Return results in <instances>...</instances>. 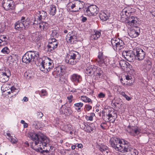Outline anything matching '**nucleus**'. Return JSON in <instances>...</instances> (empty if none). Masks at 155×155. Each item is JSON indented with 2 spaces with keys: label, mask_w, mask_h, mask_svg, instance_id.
I'll list each match as a JSON object with an SVG mask.
<instances>
[{
  "label": "nucleus",
  "mask_w": 155,
  "mask_h": 155,
  "mask_svg": "<svg viewBox=\"0 0 155 155\" xmlns=\"http://www.w3.org/2000/svg\"><path fill=\"white\" fill-rule=\"evenodd\" d=\"M28 136L35 142L32 148L37 151L42 150L43 148L46 147L50 142V139L42 134L30 132L28 133Z\"/></svg>",
  "instance_id": "f257e3e1"
},
{
  "label": "nucleus",
  "mask_w": 155,
  "mask_h": 155,
  "mask_svg": "<svg viewBox=\"0 0 155 155\" xmlns=\"http://www.w3.org/2000/svg\"><path fill=\"white\" fill-rule=\"evenodd\" d=\"M128 142L123 139L116 137H112L110 140V143L111 146L116 150L121 152L124 150L123 149L126 143Z\"/></svg>",
  "instance_id": "f03ea898"
},
{
  "label": "nucleus",
  "mask_w": 155,
  "mask_h": 155,
  "mask_svg": "<svg viewBox=\"0 0 155 155\" xmlns=\"http://www.w3.org/2000/svg\"><path fill=\"white\" fill-rule=\"evenodd\" d=\"M54 66L53 60L48 58L42 61L39 65L40 70L46 73L53 69Z\"/></svg>",
  "instance_id": "7ed1b4c3"
},
{
  "label": "nucleus",
  "mask_w": 155,
  "mask_h": 155,
  "mask_svg": "<svg viewBox=\"0 0 155 155\" xmlns=\"http://www.w3.org/2000/svg\"><path fill=\"white\" fill-rule=\"evenodd\" d=\"M39 57L38 52L36 51H30L27 52L23 56L22 61L26 63H29L35 59H37Z\"/></svg>",
  "instance_id": "20e7f679"
},
{
  "label": "nucleus",
  "mask_w": 155,
  "mask_h": 155,
  "mask_svg": "<svg viewBox=\"0 0 155 155\" xmlns=\"http://www.w3.org/2000/svg\"><path fill=\"white\" fill-rule=\"evenodd\" d=\"M85 5L84 3L79 0H76L69 4L68 7L73 12H77L83 9Z\"/></svg>",
  "instance_id": "39448f33"
},
{
  "label": "nucleus",
  "mask_w": 155,
  "mask_h": 155,
  "mask_svg": "<svg viewBox=\"0 0 155 155\" xmlns=\"http://www.w3.org/2000/svg\"><path fill=\"white\" fill-rule=\"evenodd\" d=\"M127 131L131 136H136L140 135L142 130L137 126H128L126 129Z\"/></svg>",
  "instance_id": "423d86ee"
},
{
  "label": "nucleus",
  "mask_w": 155,
  "mask_h": 155,
  "mask_svg": "<svg viewBox=\"0 0 155 155\" xmlns=\"http://www.w3.org/2000/svg\"><path fill=\"white\" fill-rule=\"evenodd\" d=\"M107 57L104 55L102 52H99L97 61L98 64L99 66L103 67H105L107 65Z\"/></svg>",
  "instance_id": "0eeeda50"
},
{
  "label": "nucleus",
  "mask_w": 155,
  "mask_h": 155,
  "mask_svg": "<svg viewBox=\"0 0 155 155\" xmlns=\"http://www.w3.org/2000/svg\"><path fill=\"white\" fill-rule=\"evenodd\" d=\"M137 17L134 16L127 17L124 22L129 27H137L138 24Z\"/></svg>",
  "instance_id": "6e6552de"
},
{
  "label": "nucleus",
  "mask_w": 155,
  "mask_h": 155,
  "mask_svg": "<svg viewBox=\"0 0 155 155\" xmlns=\"http://www.w3.org/2000/svg\"><path fill=\"white\" fill-rule=\"evenodd\" d=\"M98 9L96 5H91L87 8L85 14L90 16H95L98 12Z\"/></svg>",
  "instance_id": "1a4fd4ad"
},
{
  "label": "nucleus",
  "mask_w": 155,
  "mask_h": 155,
  "mask_svg": "<svg viewBox=\"0 0 155 155\" xmlns=\"http://www.w3.org/2000/svg\"><path fill=\"white\" fill-rule=\"evenodd\" d=\"M66 68L64 65L59 66L54 69V71L52 73L54 77L56 78L62 76L65 71Z\"/></svg>",
  "instance_id": "9d476101"
},
{
  "label": "nucleus",
  "mask_w": 155,
  "mask_h": 155,
  "mask_svg": "<svg viewBox=\"0 0 155 155\" xmlns=\"http://www.w3.org/2000/svg\"><path fill=\"white\" fill-rule=\"evenodd\" d=\"M11 75L10 71L8 69L0 71V81L4 83L8 81Z\"/></svg>",
  "instance_id": "9b49d317"
},
{
  "label": "nucleus",
  "mask_w": 155,
  "mask_h": 155,
  "mask_svg": "<svg viewBox=\"0 0 155 155\" xmlns=\"http://www.w3.org/2000/svg\"><path fill=\"white\" fill-rule=\"evenodd\" d=\"M58 44V42L55 38L49 39L48 45V51L51 52H54V50L57 48Z\"/></svg>",
  "instance_id": "f8f14e48"
},
{
  "label": "nucleus",
  "mask_w": 155,
  "mask_h": 155,
  "mask_svg": "<svg viewBox=\"0 0 155 155\" xmlns=\"http://www.w3.org/2000/svg\"><path fill=\"white\" fill-rule=\"evenodd\" d=\"M2 5L6 11L14 8V3L12 0H3Z\"/></svg>",
  "instance_id": "ddd939ff"
},
{
  "label": "nucleus",
  "mask_w": 155,
  "mask_h": 155,
  "mask_svg": "<svg viewBox=\"0 0 155 155\" xmlns=\"http://www.w3.org/2000/svg\"><path fill=\"white\" fill-rule=\"evenodd\" d=\"M122 151L121 152H127L128 155H136L137 151L136 149L130 146H129L127 143H126L124 148L123 149Z\"/></svg>",
  "instance_id": "4468645a"
},
{
  "label": "nucleus",
  "mask_w": 155,
  "mask_h": 155,
  "mask_svg": "<svg viewBox=\"0 0 155 155\" xmlns=\"http://www.w3.org/2000/svg\"><path fill=\"white\" fill-rule=\"evenodd\" d=\"M136 57L138 60H142L144 58L145 56V53L141 48H136L135 50Z\"/></svg>",
  "instance_id": "2eb2a0df"
},
{
  "label": "nucleus",
  "mask_w": 155,
  "mask_h": 155,
  "mask_svg": "<svg viewBox=\"0 0 155 155\" xmlns=\"http://www.w3.org/2000/svg\"><path fill=\"white\" fill-rule=\"evenodd\" d=\"M60 111L61 112L62 114L68 116L71 114L73 112L71 108L67 107L66 104L62 105Z\"/></svg>",
  "instance_id": "dca6fc26"
},
{
  "label": "nucleus",
  "mask_w": 155,
  "mask_h": 155,
  "mask_svg": "<svg viewBox=\"0 0 155 155\" xmlns=\"http://www.w3.org/2000/svg\"><path fill=\"white\" fill-rule=\"evenodd\" d=\"M61 128L62 130L67 132H69L71 135H72L74 132L73 127L70 124H63L61 125Z\"/></svg>",
  "instance_id": "f3484780"
},
{
  "label": "nucleus",
  "mask_w": 155,
  "mask_h": 155,
  "mask_svg": "<svg viewBox=\"0 0 155 155\" xmlns=\"http://www.w3.org/2000/svg\"><path fill=\"white\" fill-rule=\"evenodd\" d=\"M66 40L68 43L74 44L76 43L77 39L76 36L73 35L72 32H69L67 35Z\"/></svg>",
  "instance_id": "a211bd4d"
},
{
  "label": "nucleus",
  "mask_w": 155,
  "mask_h": 155,
  "mask_svg": "<svg viewBox=\"0 0 155 155\" xmlns=\"http://www.w3.org/2000/svg\"><path fill=\"white\" fill-rule=\"evenodd\" d=\"M97 67L94 65H91L88 67L85 71L86 74L88 75L92 76L96 70Z\"/></svg>",
  "instance_id": "6ab92c4d"
},
{
  "label": "nucleus",
  "mask_w": 155,
  "mask_h": 155,
  "mask_svg": "<svg viewBox=\"0 0 155 155\" xmlns=\"http://www.w3.org/2000/svg\"><path fill=\"white\" fill-rule=\"evenodd\" d=\"M35 21H35L34 23V26L36 25V27L41 30H46L48 29L49 27V24L45 22H43L36 24Z\"/></svg>",
  "instance_id": "aec40b11"
},
{
  "label": "nucleus",
  "mask_w": 155,
  "mask_h": 155,
  "mask_svg": "<svg viewBox=\"0 0 155 155\" xmlns=\"http://www.w3.org/2000/svg\"><path fill=\"white\" fill-rule=\"evenodd\" d=\"M70 79L72 82L75 84L80 83L82 81V77L79 74H74L71 76Z\"/></svg>",
  "instance_id": "412c9836"
},
{
  "label": "nucleus",
  "mask_w": 155,
  "mask_h": 155,
  "mask_svg": "<svg viewBox=\"0 0 155 155\" xmlns=\"http://www.w3.org/2000/svg\"><path fill=\"white\" fill-rule=\"evenodd\" d=\"M134 12V9L130 6H128L125 7L123 9L121 12V14L123 15H125L127 17L129 16L130 14Z\"/></svg>",
  "instance_id": "4be33fe9"
},
{
  "label": "nucleus",
  "mask_w": 155,
  "mask_h": 155,
  "mask_svg": "<svg viewBox=\"0 0 155 155\" xmlns=\"http://www.w3.org/2000/svg\"><path fill=\"white\" fill-rule=\"evenodd\" d=\"M110 16V13L106 11L101 12L99 15L100 19L104 21H106L108 19Z\"/></svg>",
  "instance_id": "5701e85b"
},
{
  "label": "nucleus",
  "mask_w": 155,
  "mask_h": 155,
  "mask_svg": "<svg viewBox=\"0 0 155 155\" xmlns=\"http://www.w3.org/2000/svg\"><path fill=\"white\" fill-rule=\"evenodd\" d=\"M121 68L125 71H127V68L130 66L129 63L124 60H121L119 61Z\"/></svg>",
  "instance_id": "b1692460"
},
{
  "label": "nucleus",
  "mask_w": 155,
  "mask_h": 155,
  "mask_svg": "<svg viewBox=\"0 0 155 155\" xmlns=\"http://www.w3.org/2000/svg\"><path fill=\"white\" fill-rule=\"evenodd\" d=\"M21 22V19L15 23V28L18 31H21L25 29L24 26Z\"/></svg>",
  "instance_id": "393cba45"
},
{
  "label": "nucleus",
  "mask_w": 155,
  "mask_h": 155,
  "mask_svg": "<svg viewBox=\"0 0 155 155\" xmlns=\"http://www.w3.org/2000/svg\"><path fill=\"white\" fill-rule=\"evenodd\" d=\"M116 44L115 48H114V49H116L120 50L122 49L123 48V46L124 43L123 41L121 40L117 39V41H116Z\"/></svg>",
  "instance_id": "a878e982"
},
{
  "label": "nucleus",
  "mask_w": 155,
  "mask_h": 155,
  "mask_svg": "<svg viewBox=\"0 0 155 155\" xmlns=\"http://www.w3.org/2000/svg\"><path fill=\"white\" fill-rule=\"evenodd\" d=\"M135 57V55L133 53H127L125 58L128 61L132 62L134 60Z\"/></svg>",
  "instance_id": "bb28decb"
},
{
  "label": "nucleus",
  "mask_w": 155,
  "mask_h": 155,
  "mask_svg": "<svg viewBox=\"0 0 155 155\" xmlns=\"http://www.w3.org/2000/svg\"><path fill=\"white\" fill-rule=\"evenodd\" d=\"M70 57L78 61L80 58V55L79 53L75 51H73L70 53Z\"/></svg>",
  "instance_id": "cd10ccee"
},
{
  "label": "nucleus",
  "mask_w": 155,
  "mask_h": 155,
  "mask_svg": "<svg viewBox=\"0 0 155 155\" xmlns=\"http://www.w3.org/2000/svg\"><path fill=\"white\" fill-rule=\"evenodd\" d=\"M103 71L100 69L96 68V70L95 71L93 75L95 76V78L97 79H98L103 75Z\"/></svg>",
  "instance_id": "c85d7f7f"
},
{
  "label": "nucleus",
  "mask_w": 155,
  "mask_h": 155,
  "mask_svg": "<svg viewBox=\"0 0 155 155\" xmlns=\"http://www.w3.org/2000/svg\"><path fill=\"white\" fill-rule=\"evenodd\" d=\"M101 35V32L99 31H94V32L91 34L90 37V39L93 40H96L100 37Z\"/></svg>",
  "instance_id": "c756f323"
},
{
  "label": "nucleus",
  "mask_w": 155,
  "mask_h": 155,
  "mask_svg": "<svg viewBox=\"0 0 155 155\" xmlns=\"http://www.w3.org/2000/svg\"><path fill=\"white\" fill-rule=\"evenodd\" d=\"M128 34L130 37L134 38L137 37L139 35V33L137 30H135L134 29H132L128 32Z\"/></svg>",
  "instance_id": "7c9ffc66"
},
{
  "label": "nucleus",
  "mask_w": 155,
  "mask_h": 155,
  "mask_svg": "<svg viewBox=\"0 0 155 155\" xmlns=\"http://www.w3.org/2000/svg\"><path fill=\"white\" fill-rule=\"evenodd\" d=\"M21 22L23 23L25 29L26 28H28L29 26L30 22L28 19H25V18L22 17L21 19Z\"/></svg>",
  "instance_id": "2f4dec72"
},
{
  "label": "nucleus",
  "mask_w": 155,
  "mask_h": 155,
  "mask_svg": "<svg viewBox=\"0 0 155 155\" xmlns=\"http://www.w3.org/2000/svg\"><path fill=\"white\" fill-rule=\"evenodd\" d=\"M56 12V8L54 5H50L49 9V14L50 15L54 16Z\"/></svg>",
  "instance_id": "473e14b6"
},
{
  "label": "nucleus",
  "mask_w": 155,
  "mask_h": 155,
  "mask_svg": "<svg viewBox=\"0 0 155 155\" xmlns=\"http://www.w3.org/2000/svg\"><path fill=\"white\" fill-rule=\"evenodd\" d=\"M80 100L86 103L92 104L93 102L92 100L86 96H82L80 97Z\"/></svg>",
  "instance_id": "72a5a7b5"
},
{
  "label": "nucleus",
  "mask_w": 155,
  "mask_h": 155,
  "mask_svg": "<svg viewBox=\"0 0 155 155\" xmlns=\"http://www.w3.org/2000/svg\"><path fill=\"white\" fill-rule=\"evenodd\" d=\"M33 124L35 128L39 129L40 128L44 126V124L41 122H39L37 121H35L33 123Z\"/></svg>",
  "instance_id": "f704fd0d"
},
{
  "label": "nucleus",
  "mask_w": 155,
  "mask_h": 155,
  "mask_svg": "<svg viewBox=\"0 0 155 155\" xmlns=\"http://www.w3.org/2000/svg\"><path fill=\"white\" fill-rule=\"evenodd\" d=\"M78 61L71 58L68 59V58L67 57H66L65 59V62L67 63L72 65L75 64Z\"/></svg>",
  "instance_id": "c9c22d12"
},
{
  "label": "nucleus",
  "mask_w": 155,
  "mask_h": 155,
  "mask_svg": "<svg viewBox=\"0 0 155 155\" xmlns=\"http://www.w3.org/2000/svg\"><path fill=\"white\" fill-rule=\"evenodd\" d=\"M7 135L8 137V139L12 143H15L17 142L18 140L15 136H11L9 133H7Z\"/></svg>",
  "instance_id": "e433bc0d"
},
{
  "label": "nucleus",
  "mask_w": 155,
  "mask_h": 155,
  "mask_svg": "<svg viewBox=\"0 0 155 155\" xmlns=\"http://www.w3.org/2000/svg\"><path fill=\"white\" fill-rule=\"evenodd\" d=\"M144 68L147 71H149L150 69L151 68V63L149 60L145 61L144 63Z\"/></svg>",
  "instance_id": "4c0bfd02"
},
{
  "label": "nucleus",
  "mask_w": 155,
  "mask_h": 155,
  "mask_svg": "<svg viewBox=\"0 0 155 155\" xmlns=\"http://www.w3.org/2000/svg\"><path fill=\"white\" fill-rule=\"evenodd\" d=\"M108 148L107 146L102 145L99 146V149L105 155H107L108 153Z\"/></svg>",
  "instance_id": "58836bf2"
},
{
  "label": "nucleus",
  "mask_w": 155,
  "mask_h": 155,
  "mask_svg": "<svg viewBox=\"0 0 155 155\" xmlns=\"http://www.w3.org/2000/svg\"><path fill=\"white\" fill-rule=\"evenodd\" d=\"M83 105L84 104L81 102L75 103L74 104V106L75 107L76 110L78 112L81 111V109Z\"/></svg>",
  "instance_id": "ea45409f"
},
{
  "label": "nucleus",
  "mask_w": 155,
  "mask_h": 155,
  "mask_svg": "<svg viewBox=\"0 0 155 155\" xmlns=\"http://www.w3.org/2000/svg\"><path fill=\"white\" fill-rule=\"evenodd\" d=\"M84 125L85 127H84V129H85V131H86L89 133H90L93 130V128L91 126L87 124H84Z\"/></svg>",
  "instance_id": "a19ab883"
},
{
  "label": "nucleus",
  "mask_w": 155,
  "mask_h": 155,
  "mask_svg": "<svg viewBox=\"0 0 155 155\" xmlns=\"http://www.w3.org/2000/svg\"><path fill=\"white\" fill-rule=\"evenodd\" d=\"M1 52L4 54H7L9 53L10 51L7 47H5L2 49Z\"/></svg>",
  "instance_id": "79ce46f5"
},
{
  "label": "nucleus",
  "mask_w": 155,
  "mask_h": 155,
  "mask_svg": "<svg viewBox=\"0 0 155 155\" xmlns=\"http://www.w3.org/2000/svg\"><path fill=\"white\" fill-rule=\"evenodd\" d=\"M47 16V13L44 11H42L40 13V15L39 17V18L40 20H41V19L44 18Z\"/></svg>",
  "instance_id": "37998d69"
},
{
  "label": "nucleus",
  "mask_w": 155,
  "mask_h": 155,
  "mask_svg": "<svg viewBox=\"0 0 155 155\" xmlns=\"http://www.w3.org/2000/svg\"><path fill=\"white\" fill-rule=\"evenodd\" d=\"M119 94L122 96L126 98V99L128 101H129L131 99V98L130 97H129L127 95H126L125 94V92H119Z\"/></svg>",
  "instance_id": "c03bdc74"
},
{
  "label": "nucleus",
  "mask_w": 155,
  "mask_h": 155,
  "mask_svg": "<svg viewBox=\"0 0 155 155\" xmlns=\"http://www.w3.org/2000/svg\"><path fill=\"white\" fill-rule=\"evenodd\" d=\"M126 80L127 81H129V82H128V83L127 84H128L129 86H131L132 84V82L131 80L132 79L131 77L129 75H127L125 76Z\"/></svg>",
  "instance_id": "a18cd8bd"
},
{
  "label": "nucleus",
  "mask_w": 155,
  "mask_h": 155,
  "mask_svg": "<svg viewBox=\"0 0 155 155\" xmlns=\"http://www.w3.org/2000/svg\"><path fill=\"white\" fill-rule=\"evenodd\" d=\"M39 94L41 97H43V96H47L48 92L45 90L42 89L40 93H39Z\"/></svg>",
  "instance_id": "49530a36"
},
{
  "label": "nucleus",
  "mask_w": 155,
  "mask_h": 155,
  "mask_svg": "<svg viewBox=\"0 0 155 155\" xmlns=\"http://www.w3.org/2000/svg\"><path fill=\"white\" fill-rule=\"evenodd\" d=\"M95 116L94 113H91L90 116H86V117L87 120L90 121H92L93 120V117Z\"/></svg>",
  "instance_id": "de8ad7c7"
},
{
  "label": "nucleus",
  "mask_w": 155,
  "mask_h": 155,
  "mask_svg": "<svg viewBox=\"0 0 155 155\" xmlns=\"http://www.w3.org/2000/svg\"><path fill=\"white\" fill-rule=\"evenodd\" d=\"M92 108V106L89 104H86L85 105L84 110L85 111H88L91 110Z\"/></svg>",
  "instance_id": "09e8293b"
},
{
  "label": "nucleus",
  "mask_w": 155,
  "mask_h": 155,
  "mask_svg": "<svg viewBox=\"0 0 155 155\" xmlns=\"http://www.w3.org/2000/svg\"><path fill=\"white\" fill-rule=\"evenodd\" d=\"M73 96L72 95H69L67 97V98L68 100V103H71L73 101Z\"/></svg>",
  "instance_id": "8fccbe9b"
},
{
  "label": "nucleus",
  "mask_w": 155,
  "mask_h": 155,
  "mask_svg": "<svg viewBox=\"0 0 155 155\" xmlns=\"http://www.w3.org/2000/svg\"><path fill=\"white\" fill-rule=\"evenodd\" d=\"M117 38L112 39L111 40V43L113 46L114 48L116 46V41H117Z\"/></svg>",
  "instance_id": "3c124183"
},
{
  "label": "nucleus",
  "mask_w": 155,
  "mask_h": 155,
  "mask_svg": "<svg viewBox=\"0 0 155 155\" xmlns=\"http://www.w3.org/2000/svg\"><path fill=\"white\" fill-rule=\"evenodd\" d=\"M105 96V94L102 92L100 93L98 95V97L99 98H104Z\"/></svg>",
  "instance_id": "603ef678"
},
{
  "label": "nucleus",
  "mask_w": 155,
  "mask_h": 155,
  "mask_svg": "<svg viewBox=\"0 0 155 155\" xmlns=\"http://www.w3.org/2000/svg\"><path fill=\"white\" fill-rule=\"evenodd\" d=\"M11 91L12 93H14V92H16V93H17L18 90L14 86H12L11 88Z\"/></svg>",
  "instance_id": "864d4df0"
},
{
  "label": "nucleus",
  "mask_w": 155,
  "mask_h": 155,
  "mask_svg": "<svg viewBox=\"0 0 155 155\" xmlns=\"http://www.w3.org/2000/svg\"><path fill=\"white\" fill-rule=\"evenodd\" d=\"M1 40H2V41H5L6 42V45L7 44V42L6 41L7 37L5 36H2L0 37Z\"/></svg>",
  "instance_id": "5fc2aeb1"
},
{
  "label": "nucleus",
  "mask_w": 155,
  "mask_h": 155,
  "mask_svg": "<svg viewBox=\"0 0 155 155\" xmlns=\"http://www.w3.org/2000/svg\"><path fill=\"white\" fill-rule=\"evenodd\" d=\"M37 117L39 118H41L43 116V114L41 112H38L37 114Z\"/></svg>",
  "instance_id": "6e6d98bb"
},
{
  "label": "nucleus",
  "mask_w": 155,
  "mask_h": 155,
  "mask_svg": "<svg viewBox=\"0 0 155 155\" xmlns=\"http://www.w3.org/2000/svg\"><path fill=\"white\" fill-rule=\"evenodd\" d=\"M4 28V26L3 24L0 23V32H2L3 31Z\"/></svg>",
  "instance_id": "4d7b16f0"
},
{
  "label": "nucleus",
  "mask_w": 155,
  "mask_h": 155,
  "mask_svg": "<svg viewBox=\"0 0 155 155\" xmlns=\"http://www.w3.org/2000/svg\"><path fill=\"white\" fill-rule=\"evenodd\" d=\"M106 123H102L101 125V127L103 129H104L106 127Z\"/></svg>",
  "instance_id": "13d9d810"
},
{
  "label": "nucleus",
  "mask_w": 155,
  "mask_h": 155,
  "mask_svg": "<svg viewBox=\"0 0 155 155\" xmlns=\"http://www.w3.org/2000/svg\"><path fill=\"white\" fill-rule=\"evenodd\" d=\"M2 40L0 39V48L3 46L5 45H6V42L5 41H2Z\"/></svg>",
  "instance_id": "bf43d9fd"
},
{
  "label": "nucleus",
  "mask_w": 155,
  "mask_h": 155,
  "mask_svg": "<svg viewBox=\"0 0 155 155\" xmlns=\"http://www.w3.org/2000/svg\"><path fill=\"white\" fill-rule=\"evenodd\" d=\"M41 38L40 37H37V36L35 37H33V38L34 39V40L35 41H38Z\"/></svg>",
  "instance_id": "052dcab7"
},
{
  "label": "nucleus",
  "mask_w": 155,
  "mask_h": 155,
  "mask_svg": "<svg viewBox=\"0 0 155 155\" xmlns=\"http://www.w3.org/2000/svg\"><path fill=\"white\" fill-rule=\"evenodd\" d=\"M76 145H77V146L78 147L80 148H82L83 147V145H82L81 143L79 144H76Z\"/></svg>",
  "instance_id": "680f3d73"
},
{
  "label": "nucleus",
  "mask_w": 155,
  "mask_h": 155,
  "mask_svg": "<svg viewBox=\"0 0 155 155\" xmlns=\"http://www.w3.org/2000/svg\"><path fill=\"white\" fill-rule=\"evenodd\" d=\"M87 20V18L86 17H82L81 21L83 22H85Z\"/></svg>",
  "instance_id": "e2e57ef3"
},
{
  "label": "nucleus",
  "mask_w": 155,
  "mask_h": 155,
  "mask_svg": "<svg viewBox=\"0 0 155 155\" xmlns=\"http://www.w3.org/2000/svg\"><path fill=\"white\" fill-rule=\"evenodd\" d=\"M25 76H26V78H27L28 79L29 78H30V77H31V76H28V73L27 72H26L25 73Z\"/></svg>",
  "instance_id": "0e129e2a"
},
{
  "label": "nucleus",
  "mask_w": 155,
  "mask_h": 155,
  "mask_svg": "<svg viewBox=\"0 0 155 155\" xmlns=\"http://www.w3.org/2000/svg\"><path fill=\"white\" fill-rule=\"evenodd\" d=\"M23 100L24 101H25V102L27 101H28V97H25L23 98Z\"/></svg>",
  "instance_id": "69168bd1"
},
{
  "label": "nucleus",
  "mask_w": 155,
  "mask_h": 155,
  "mask_svg": "<svg viewBox=\"0 0 155 155\" xmlns=\"http://www.w3.org/2000/svg\"><path fill=\"white\" fill-rule=\"evenodd\" d=\"M107 116L108 117V119L109 120L110 118L112 117V115L111 114H107Z\"/></svg>",
  "instance_id": "338daca9"
},
{
  "label": "nucleus",
  "mask_w": 155,
  "mask_h": 155,
  "mask_svg": "<svg viewBox=\"0 0 155 155\" xmlns=\"http://www.w3.org/2000/svg\"><path fill=\"white\" fill-rule=\"evenodd\" d=\"M19 38H22V39H23L24 38V35L21 34L19 35Z\"/></svg>",
  "instance_id": "774afa93"
}]
</instances>
